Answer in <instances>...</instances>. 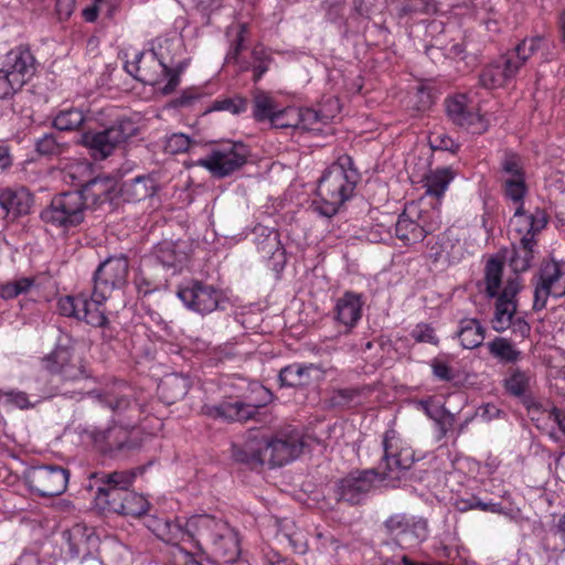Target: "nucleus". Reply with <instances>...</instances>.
Listing matches in <instances>:
<instances>
[{"label": "nucleus", "instance_id": "4468645a", "mask_svg": "<svg viewBox=\"0 0 565 565\" xmlns=\"http://www.w3.org/2000/svg\"><path fill=\"white\" fill-rule=\"evenodd\" d=\"M68 479L70 471L58 466L33 467L26 475L29 487L41 497H55L64 493Z\"/></svg>", "mask_w": 565, "mask_h": 565}, {"label": "nucleus", "instance_id": "ddd939ff", "mask_svg": "<svg viewBox=\"0 0 565 565\" xmlns=\"http://www.w3.org/2000/svg\"><path fill=\"white\" fill-rule=\"evenodd\" d=\"M206 515H195L190 518L184 525L163 518L153 516L148 521V527L161 541L179 545L182 542H193L196 547H200V530L196 522Z\"/></svg>", "mask_w": 565, "mask_h": 565}, {"label": "nucleus", "instance_id": "79ce46f5", "mask_svg": "<svg viewBox=\"0 0 565 565\" xmlns=\"http://www.w3.org/2000/svg\"><path fill=\"white\" fill-rule=\"evenodd\" d=\"M503 265L497 258L487 262L484 270L486 290L490 297L499 296Z\"/></svg>", "mask_w": 565, "mask_h": 565}, {"label": "nucleus", "instance_id": "69168bd1", "mask_svg": "<svg viewBox=\"0 0 565 565\" xmlns=\"http://www.w3.org/2000/svg\"><path fill=\"white\" fill-rule=\"evenodd\" d=\"M245 30H246V26H245V24H243L242 29H241V32H239V35H238L237 44L235 45V47L232 51H230V53L226 56V63L227 64L236 63L237 62V57H238L239 51L243 47V42H244L243 34H244Z\"/></svg>", "mask_w": 565, "mask_h": 565}, {"label": "nucleus", "instance_id": "393cba45", "mask_svg": "<svg viewBox=\"0 0 565 565\" xmlns=\"http://www.w3.org/2000/svg\"><path fill=\"white\" fill-rule=\"evenodd\" d=\"M116 190V181L113 178L97 177L84 183L76 192L87 202V210H95L110 202Z\"/></svg>", "mask_w": 565, "mask_h": 565}, {"label": "nucleus", "instance_id": "a211bd4d", "mask_svg": "<svg viewBox=\"0 0 565 565\" xmlns=\"http://www.w3.org/2000/svg\"><path fill=\"white\" fill-rule=\"evenodd\" d=\"M446 111L456 125L465 127L472 134H482L488 128V120L477 113L473 106L469 105L468 97L463 94L448 98Z\"/></svg>", "mask_w": 565, "mask_h": 565}, {"label": "nucleus", "instance_id": "f3484780", "mask_svg": "<svg viewBox=\"0 0 565 565\" xmlns=\"http://www.w3.org/2000/svg\"><path fill=\"white\" fill-rule=\"evenodd\" d=\"M434 228L433 224L427 223L418 205L413 202L399 215L395 224V234L405 245H409L420 242Z\"/></svg>", "mask_w": 565, "mask_h": 565}, {"label": "nucleus", "instance_id": "1a4fd4ad", "mask_svg": "<svg viewBox=\"0 0 565 565\" xmlns=\"http://www.w3.org/2000/svg\"><path fill=\"white\" fill-rule=\"evenodd\" d=\"M246 158L247 150L243 142L226 141L213 147L206 157L199 160V166L216 178H224L243 167Z\"/></svg>", "mask_w": 565, "mask_h": 565}, {"label": "nucleus", "instance_id": "bf43d9fd", "mask_svg": "<svg viewBox=\"0 0 565 565\" xmlns=\"http://www.w3.org/2000/svg\"><path fill=\"white\" fill-rule=\"evenodd\" d=\"M434 375L441 381H450L454 379V372L450 366L443 360L435 359L431 362Z\"/></svg>", "mask_w": 565, "mask_h": 565}, {"label": "nucleus", "instance_id": "f257e3e1", "mask_svg": "<svg viewBox=\"0 0 565 565\" xmlns=\"http://www.w3.org/2000/svg\"><path fill=\"white\" fill-rule=\"evenodd\" d=\"M383 444L386 470L380 473L375 470H366L347 476L338 484L339 500L358 504L373 489L375 477L394 480L399 478L402 471L411 468L415 460L414 451L396 430H387Z\"/></svg>", "mask_w": 565, "mask_h": 565}, {"label": "nucleus", "instance_id": "c756f323", "mask_svg": "<svg viewBox=\"0 0 565 565\" xmlns=\"http://www.w3.org/2000/svg\"><path fill=\"white\" fill-rule=\"evenodd\" d=\"M158 189L156 180L150 175H138L122 183L120 191L126 201L139 202L151 198Z\"/></svg>", "mask_w": 565, "mask_h": 565}, {"label": "nucleus", "instance_id": "dca6fc26", "mask_svg": "<svg viewBox=\"0 0 565 565\" xmlns=\"http://www.w3.org/2000/svg\"><path fill=\"white\" fill-rule=\"evenodd\" d=\"M63 536L66 540L68 554L72 558H82V565H103L98 558L92 556L98 542L93 529L75 524L65 531Z\"/></svg>", "mask_w": 565, "mask_h": 565}, {"label": "nucleus", "instance_id": "f704fd0d", "mask_svg": "<svg viewBox=\"0 0 565 565\" xmlns=\"http://www.w3.org/2000/svg\"><path fill=\"white\" fill-rule=\"evenodd\" d=\"M455 178V172L450 168H437L430 170L423 178L426 194L441 198Z\"/></svg>", "mask_w": 565, "mask_h": 565}, {"label": "nucleus", "instance_id": "37998d69", "mask_svg": "<svg viewBox=\"0 0 565 565\" xmlns=\"http://www.w3.org/2000/svg\"><path fill=\"white\" fill-rule=\"evenodd\" d=\"M35 148L42 156L57 157L68 149V143L61 141L55 134H45L38 139Z\"/></svg>", "mask_w": 565, "mask_h": 565}, {"label": "nucleus", "instance_id": "5701e85b", "mask_svg": "<svg viewBox=\"0 0 565 565\" xmlns=\"http://www.w3.org/2000/svg\"><path fill=\"white\" fill-rule=\"evenodd\" d=\"M44 369L58 375L63 381H76L84 377L79 363L73 361L72 352L65 347H56L42 360Z\"/></svg>", "mask_w": 565, "mask_h": 565}, {"label": "nucleus", "instance_id": "09e8293b", "mask_svg": "<svg viewBox=\"0 0 565 565\" xmlns=\"http://www.w3.org/2000/svg\"><path fill=\"white\" fill-rule=\"evenodd\" d=\"M270 64V55L263 46H256L249 56V67H253L254 79L258 81L268 70Z\"/></svg>", "mask_w": 565, "mask_h": 565}, {"label": "nucleus", "instance_id": "473e14b6", "mask_svg": "<svg viewBox=\"0 0 565 565\" xmlns=\"http://www.w3.org/2000/svg\"><path fill=\"white\" fill-rule=\"evenodd\" d=\"M254 117L258 121L268 120L271 126L286 128L294 125L291 121H281V116L276 114V105L270 96L265 93H257L254 97Z\"/></svg>", "mask_w": 565, "mask_h": 565}, {"label": "nucleus", "instance_id": "7ed1b4c3", "mask_svg": "<svg viewBox=\"0 0 565 565\" xmlns=\"http://www.w3.org/2000/svg\"><path fill=\"white\" fill-rule=\"evenodd\" d=\"M503 183L505 195L520 205L515 209L510 225L523 236L531 237L540 232L546 225V215L537 210L535 213L526 215L522 211V199L526 193V185L521 159L514 153H507L502 161ZM534 243L532 242V245Z\"/></svg>", "mask_w": 565, "mask_h": 565}, {"label": "nucleus", "instance_id": "a878e982", "mask_svg": "<svg viewBox=\"0 0 565 565\" xmlns=\"http://www.w3.org/2000/svg\"><path fill=\"white\" fill-rule=\"evenodd\" d=\"M324 371L315 364H291L284 367L279 373V379L286 386L317 385L324 380Z\"/></svg>", "mask_w": 565, "mask_h": 565}, {"label": "nucleus", "instance_id": "423d86ee", "mask_svg": "<svg viewBox=\"0 0 565 565\" xmlns=\"http://www.w3.org/2000/svg\"><path fill=\"white\" fill-rule=\"evenodd\" d=\"M143 468H137L127 471H114L111 473H93L92 479L95 484H89L93 490L96 487L95 504L105 512L119 513L122 499L127 489L132 484L138 472H142Z\"/></svg>", "mask_w": 565, "mask_h": 565}, {"label": "nucleus", "instance_id": "0e129e2a", "mask_svg": "<svg viewBox=\"0 0 565 565\" xmlns=\"http://www.w3.org/2000/svg\"><path fill=\"white\" fill-rule=\"evenodd\" d=\"M510 328L512 329V332L515 335H518L522 339L529 337L530 331H531L530 324L524 319L519 318V317H516L512 320V324L510 326Z\"/></svg>", "mask_w": 565, "mask_h": 565}, {"label": "nucleus", "instance_id": "c9c22d12", "mask_svg": "<svg viewBox=\"0 0 565 565\" xmlns=\"http://www.w3.org/2000/svg\"><path fill=\"white\" fill-rule=\"evenodd\" d=\"M489 353L500 363L509 364L518 362L522 352L507 338L497 337L487 343Z\"/></svg>", "mask_w": 565, "mask_h": 565}, {"label": "nucleus", "instance_id": "7c9ffc66", "mask_svg": "<svg viewBox=\"0 0 565 565\" xmlns=\"http://www.w3.org/2000/svg\"><path fill=\"white\" fill-rule=\"evenodd\" d=\"M153 256L163 267L178 270L182 268L188 256L180 244L173 241H162L153 248Z\"/></svg>", "mask_w": 565, "mask_h": 565}, {"label": "nucleus", "instance_id": "cd10ccee", "mask_svg": "<svg viewBox=\"0 0 565 565\" xmlns=\"http://www.w3.org/2000/svg\"><path fill=\"white\" fill-rule=\"evenodd\" d=\"M257 249L275 262L282 265L286 262L285 249L280 244L279 235L275 230L257 225L253 231Z\"/></svg>", "mask_w": 565, "mask_h": 565}, {"label": "nucleus", "instance_id": "9b49d317", "mask_svg": "<svg viewBox=\"0 0 565 565\" xmlns=\"http://www.w3.org/2000/svg\"><path fill=\"white\" fill-rule=\"evenodd\" d=\"M129 263L125 256L109 257L97 267L94 274V288L98 299H108L115 289L127 282Z\"/></svg>", "mask_w": 565, "mask_h": 565}, {"label": "nucleus", "instance_id": "6ab92c4d", "mask_svg": "<svg viewBox=\"0 0 565 565\" xmlns=\"http://www.w3.org/2000/svg\"><path fill=\"white\" fill-rule=\"evenodd\" d=\"M521 289V281L518 276L510 278L495 301L492 318V328L497 332H503L510 328L516 313L515 297Z\"/></svg>", "mask_w": 565, "mask_h": 565}, {"label": "nucleus", "instance_id": "5fc2aeb1", "mask_svg": "<svg viewBox=\"0 0 565 565\" xmlns=\"http://www.w3.org/2000/svg\"><path fill=\"white\" fill-rule=\"evenodd\" d=\"M23 86L14 81L7 72H2V67H0V99L13 96Z\"/></svg>", "mask_w": 565, "mask_h": 565}, {"label": "nucleus", "instance_id": "de8ad7c7", "mask_svg": "<svg viewBox=\"0 0 565 565\" xmlns=\"http://www.w3.org/2000/svg\"><path fill=\"white\" fill-rule=\"evenodd\" d=\"M530 384V375L526 372L514 370L504 381L507 391L515 396L523 395Z\"/></svg>", "mask_w": 565, "mask_h": 565}, {"label": "nucleus", "instance_id": "4c0bfd02", "mask_svg": "<svg viewBox=\"0 0 565 565\" xmlns=\"http://www.w3.org/2000/svg\"><path fill=\"white\" fill-rule=\"evenodd\" d=\"M106 300L98 299L95 290H93L90 299L85 295V308L81 310L79 320H84L93 327H105L108 322L103 308Z\"/></svg>", "mask_w": 565, "mask_h": 565}, {"label": "nucleus", "instance_id": "c85d7f7f", "mask_svg": "<svg viewBox=\"0 0 565 565\" xmlns=\"http://www.w3.org/2000/svg\"><path fill=\"white\" fill-rule=\"evenodd\" d=\"M33 199L25 189L11 190L6 189L0 193V209L2 216L15 218L22 214H28Z\"/></svg>", "mask_w": 565, "mask_h": 565}, {"label": "nucleus", "instance_id": "9d476101", "mask_svg": "<svg viewBox=\"0 0 565 565\" xmlns=\"http://www.w3.org/2000/svg\"><path fill=\"white\" fill-rule=\"evenodd\" d=\"M385 527L393 540L402 547H415L429 535L426 519L407 513H396L385 521Z\"/></svg>", "mask_w": 565, "mask_h": 565}, {"label": "nucleus", "instance_id": "a18cd8bd", "mask_svg": "<svg viewBox=\"0 0 565 565\" xmlns=\"http://www.w3.org/2000/svg\"><path fill=\"white\" fill-rule=\"evenodd\" d=\"M544 42L542 36L524 39L516 47L513 56L515 62H521V66L541 47Z\"/></svg>", "mask_w": 565, "mask_h": 565}, {"label": "nucleus", "instance_id": "774afa93", "mask_svg": "<svg viewBox=\"0 0 565 565\" xmlns=\"http://www.w3.org/2000/svg\"><path fill=\"white\" fill-rule=\"evenodd\" d=\"M548 418L557 424L559 430L565 435V414L557 407L548 411Z\"/></svg>", "mask_w": 565, "mask_h": 565}, {"label": "nucleus", "instance_id": "f8f14e48", "mask_svg": "<svg viewBox=\"0 0 565 565\" xmlns=\"http://www.w3.org/2000/svg\"><path fill=\"white\" fill-rule=\"evenodd\" d=\"M565 296V263L547 262L539 274L534 288L533 308L542 310L548 297Z\"/></svg>", "mask_w": 565, "mask_h": 565}, {"label": "nucleus", "instance_id": "3c124183", "mask_svg": "<svg viewBox=\"0 0 565 565\" xmlns=\"http://www.w3.org/2000/svg\"><path fill=\"white\" fill-rule=\"evenodd\" d=\"M113 2L110 0H94L89 6L82 10V17L86 22H95L99 12L106 11L108 15L111 14Z\"/></svg>", "mask_w": 565, "mask_h": 565}, {"label": "nucleus", "instance_id": "aec40b11", "mask_svg": "<svg viewBox=\"0 0 565 565\" xmlns=\"http://www.w3.org/2000/svg\"><path fill=\"white\" fill-rule=\"evenodd\" d=\"M178 297L188 308L202 315L215 310L220 300L217 290L201 281H193L191 285L180 288Z\"/></svg>", "mask_w": 565, "mask_h": 565}, {"label": "nucleus", "instance_id": "e2e57ef3", "mask_svg": "<svg viewBox=\"0 0 565 565\" xmlns=\"http://www.w3.org/2000/svg\"><path fill=\"white\" fill-rule=\"evenodd\" d=\"M355 388H341L334 392L332 401L334 404H347L352 402L358 396Z\"/></svg>", "mask_w": 565, "mask_h": 565}, {"label": "nucleus", "instance_id": "412c9836", "mask_svg": "<svg viewBox=\"0 0 565 565\" xmlns=\"http://www.w3.org/2000/svg\"><path fill=\"white\" fill-rule=\"evenodd\" d=\"M125 68L136 79L151 86L159 84L163 75L170 72L154 53H137L134 61L126 62Z\"/></svg>", "mask_w": 565, "mask_h": 565}, {"label": "nucleus", "instance_id": "a19ab883", "mask_svg": "<svg viewBox=\"0 0 565 565\" xmlns=\"http://www.w3.org/2000/svg\"><path fill=\"white\" fill-rule=\"evenodd\" d=\"M396 9L399 17L433 14L437 11V3L433 0H402Z\"/></svg>", "mask_w": 565, "mask_h": 565}, {"label": "nucleus", "instance_id": "864d4df0", "mask_svg": "<svg viewBox=\"0 0 565 565\" xmlns=\"http://www.w3.org/2000/svg\"><path fill=\"white\" fill-rule=\"evenodd\" d=\"M411 335L417 342H424V343H430V344L438 343V338L435 333L434 328L427 323L416 324L415 328L412 330Z\"/></svg>", "mask_w": 565, "mask_h": 565}, {"label": "nucleus", "instance_id": "58836bf2", "mask_svg": "<svg viewBox=\"0 0 565 565\" xmlns=\"http://www.w3.org/2000/svg\"><path fill=\"white\" fill-rule=\"evenodd\" d=\"M85 121V116L81 109H62L53 119V126L61 131L76 130Z\"/></svg>", "mask_w": 565, "mask_h": 565}, {"label": "nucleus", "instance_id": "680f3d73", "mask_svg": "<svg viewBox=\"0 0 565 565\" xmlns=\"http://www.w3.org/2000/svg\"><path fill=\"white\" fill-rule=\"evenodd\" d=\"M200 94L195 89H186L179 97L171 102L174 107H188L191 106L198 98Z\"/></svg>", "mask_w": 565, "mask_h": 565}, {"label": "nucleus", "instance_id": "c03bdc74", "mask_svg": "<svg viewBox=\"0 0 565 565\" xmlns=\"http://www.w3.org/2000/svg\"><path fill=\"white\" fill-rule=\"evenodd\" d=\"M521 248L515 253V256L511 259V266L514 271L526 270L532 260V238L527 236L521 237Z\"/></svg>", "mask_w": 565, "mask_h": 565}, {"label": "nucleus", "instance_id": "e433bc0d", "mask_svg": "<svg viewBox=\"0 0 565 565\" xmlns=\"http://www.w3.org/2000/svg\"><path fill=\"white\" fill-rule=\"evenodd\" d=\"M462 348L475 349L484 340V329L477 319H463L460 321L457 333Z\"/></svg>", "mask_w": 565, "mask_h": 565}, {"label": "nucleus", "instance_id": "49530a36", "mask_svg": "<svg viewBox=\"0 0 565 565\" xmlns=\"http://www.w3.org/2000/svg\"><path fill=\"white\" fill-rule=\"evenodd\" d=\"M57 307L61 315L79 319L81 310L85 308V295L65 296L58 300Z\"/></svg>", "mask_w": 565, "mask_h": 565}, {"label": "nucleus", "instance_id": "39448f33", "mask_svg": "<svg viewBox=\"0 0 565 565\" xmlns=\"http://www.w3.org/2000/svg\"><path fill=\"white\" fill-rule=\"evenodd\" d=\"M200 530V546L207 544L214 557L223 563L233 564L241 555L237 533L226 522L206 515L196 522Z\"/></svg>", "mask_w": 565, "mask_h": 565}, {"label": "nucleus", "instance_id": "2eb2a0df", "mask_svg": "<svg viewBox=\"0 0 565 565\" xmlns=\"http://www.w3.org/2000/svg\"><path fill=\"white\" fill-rule=\"evenodd\" d=\"M340 105L338 99L328 98L326 105L319 110L306 108L292 110L295 118L290 127L300 128L309 132L319 135L327 132L329 122L339 114Z\"/></svg>", "mask_w": 565, "mask_h": 565}, {"label": "nucleus", "instance_id": "72a5a7b5", "mask_svg": "<svg viewBox=\"0 0 565 565\" xmlns=\"http://www.w3.org/2000/svg\"><path fill=\"white\" fill-rule=\"evenodd\" d=\"M204 414L214 419L239 422L247 419L246 404L241 401H223L218 405L205 406Z\"/></svg>", "mask_w": 565, "mask_h": 565}, {"label": "nucleus", "instance_id": "603ef678", "mask_svg": "<svg viewBox=\"0 0 565 565\" xmlns=\"http://www.w3.org/2000/svg\"><path fill=\"white\" fill-rule=\"evenodd\" d=\"M246 109V102L242 97L225 98L215 100L210 110H226L233 115L241 114Z\"/></svg>", "mask_w": 565, "mask_h": 565}, {"label": "nucleus", "instance_id": "052dcab7", "mask_svg": "<svg viewBox=\"0 0 565 565\" xmlns=\"http://www.w3.org/2000/svg\"><path fill=\"white\" fill-rule=\"evenodd\" d=\"M76 0H56V14L58 20L70 19L75 9Z\"/></svg>", "mask_w": 565, "mask_h": 565}, {"label": "nucleus", "instance_id": "bb28decb", "mask_svg": "<svg viewBox=\"0 0 565 565\" xmlns=\"http://www.w3.org/2000/svg\"><path fill=\"white\" fill-rule=\"evenodd\" d=\"M362 296L345 291L334 302V319L348 329L353 328L362 317Z\"/></svg>", "mask_w": 565, "mask_h": 565}, {"label": "nucleus", "instance_id": "338daca9", "mask_svg": "<svg viewBox=\"0 0 565 565\" xmlns=\"http://www.w3.org/2000/svg\"><path fill=\"white\" fill-rule=\"evenodd\" d=\"M417 95L419 97V102L416 105V109L420 111L427 109L431 104V96L429 92H427L424 86H418Z\"/></svg>", "mask_w": 565, "mask_h": 565}, {"label": "nucleus", "instance_id": "4d7b16f0", "mask_svg": "<svg viewBox=\"0 0 565 565\" xmlns=\"http://www.w3.org/2000/svg\"><path fill=\"white\" fill-rule=\"evenodd\" d=\"M359 11L362 14H379L387 7V0H358Z\"/></svg>", "mask_w": 565, "mask_h": 565}, {"label": "nucleus", "instance_id": "6e6d98bb", "mask_svg": "<svg viewBox=\"0 0 565 565\" xmlns=\"http://www.w3.org/2000/svg\"><path fill=\"white\" fill-rule=\"evenodd\" d=\"M9 401L21 409L34 407L42 401L41 396H32V399L24 392H10L8 394Z\"/></svg>", "mask_w": 565, "mask_h": 565}, {"label": "nucleus", "instance_id": "20e7f679", "mask_svg": "<svg viewBox=\"0 0 565 565\" xmlns=\"http://www.w3.org/2000/svg\"><path fill=\"white\" fill-rule=\"evenodd\" d=\"M302 449L303 443L298 433L285 438H270L249 427V466L280 467L296 459Z\"/></svg>", "mask_w": 565, "mask_h": 565}, {"label": "nucleus", "instance_id": "2f4dec72", "mask_svg": "<svg viewBox=\"0 0 565 565\" xmlns=\"http://www.w3.org/2000/svg\"><path fill=\"white\" fill-rule=\"evenodd\" d=\"M190 390V382L179 374H170L161 380L158 385L160 398L168 405L181 401Z\"/></svg>", "mask_w": 565, "mask_h": 565}, {"label": "nucleus", "instance_id": "4be33fe9", "mask_svg": "<svg viewBox=\"0 0 565 565\" xmlns=\"http://www.w3.org/2000/svg\"><path fill=\"white\" fill-rule=\"evenodd\" d=\"M2 72H7L14 81L24 86L35 74V58L31 51L18 46L8 52L1 63Z\"/></svg>", "mask_w": 565, "mask_h": 565}, {"label": "nucleus", "instance_id": "13d9d810", "mask_svg": "<svg viewBox=\"0 0 565 565\" xmlns=\"http://www.w3.org/2000/svg\"><path fill=\"white\" fill-rule=\"evenodd\" d=\"M102 402L116 413L122 412L130 406V399L128 397L114 394H106Z\"/></svg>", "mask_w": 565, "mask_h": 565}, {"label": "nucleus", "instance_id": "0eeeda50", "mask_svg": "<svg viewBox=\"0 0 565 565\" xmlns=\"http://www.w3.org/2000/svg\"><path fill=\"white\" fill-rule=\"evenodd\" d=\"M139 127L131 118H120L111 126L100 131H86L81 136V145L89 150L96 160H104L114 150L138 134Z\"/></svg>", "mask_w": 565, "mask_h": 565}, {"label": "nucleus", "instance_id": "f03ea898", "mask_svg": "<svg viewBox=\"0 0 565 565\" xmlns=\"http://www.w3.org/2000/svg\"><path fill=\"white\" fill-rule=\"evenodd\" d=\"M358 180L351 157L341 156L319 180L315 201L318 213L327 217L334 215L353 194Z\"/></svg>", "mask_w": 565, "mask_h": 565}, {"label": "nucleus", "instance_id": "ea45409f", "mask_svg": "<svg viewBox=\"0 0 565 565\" xmlns=\"http://www.w3.org/2000/svg\"><path fill=\"white\" fill-rule=\"evenodd\" d=\"M149 507L148 501L141 494L130 491L129 488L122 499L119 513L127 516H140L147 512Z\"/></svg>", "mask_w": 565, "mask_h": 565}, {"label": "nucleus", "instance_id": "b1692460", "mask_svg": "<svg viewBox=\"0 0 565 565\" xmlns=\"http://www.w3.org/2000/svg\"><path fill=\"white\" fill-rule=\"evenodd\" d=\"M520 67L521 62H515L513 56H501L483 68L480 83L489 89L502 87L514 78Z\"/></svg>", "mask_w": 565, "mask_h": 565}, {"label": "nucleus", "instance_id": "8fccbe9b", "mask_svg": "<svg viewBox=\"0 0 565 565\" xmlns=\"http://www.w3.org/2000/svg\"><path fill=\"white\" fill-rule=\"evenodd\" d=\"M194 143L185 134H172L167 138L164 149L169 153L177 154L188 151Z\"/></svg>", "mask_w": 565, "mask_h": 565}, {"label": "nucleus", "instance_id": "6e6552de", "mask_svg": "<svg viewBox=\"0 0 565 565\" xmlns=\"http://www.w3.org/2000/svg\"><path fill=\"white\" fill-rule=\"evenodd\" d=\"M87 202L76 191L56 194L41 212V220L55 228L68 230L78 226L85 220Z\"/></svg>", "mask_w": 565, "mask_h": 565}]
</instances>
